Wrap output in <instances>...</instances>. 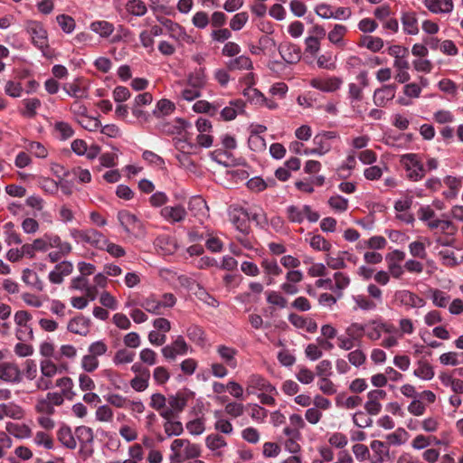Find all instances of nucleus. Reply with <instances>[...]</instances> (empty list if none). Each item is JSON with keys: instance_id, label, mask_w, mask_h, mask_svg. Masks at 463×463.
Masks as SVG:
<instances>
[{"instance_id": "1", "label": "nucleus", "mask_w": 463, "mask_h": 463, "mask_svg": "<svg viewBox=\"0 0 463 463\" xmlns=\"http://www.w3.org/2000/svg\"><path fill=\"white\" fill-rule=\"evenodd\" d=\"M169 460L172 463H183L185 460L197 458L202 454L199 444L193 443L187 439H175L170 445Z\"/></svg>"}, {"instance_id": "2", "label": "nucleus", "mask_w": 463, "mask_h": 463, "mask_svg": "<svg viewBox=\"0 0 463 463\" xmlns=\"http://www.w3.org/2000/svg\"><path fill=\"white\" fill-rule=\"evenodd\" d=\"M400 163L406 172V177L412 182H418L424 178L426 170L420 155L408 153L402 155Z\"/></svg>"}, {"instance_id": "3", "label": "nucleus", "mask_w": 463, "mask_h": 463, "mask_svg": "<svg viewBox=\"0 0 463 463\" xmlns=\"http://www.w3.org/2000/svg\"><path fill=\"white\" fill-rule=\"evenodd\" d=\"M70 235L76 243L88 244L95 249L102 250L106 245V237L99 231L88 229H71Z\"/></svg>"}, {"instance_id": "4", "label": "nucleus", "mask_w": 463, "mask_h": 463, "mask_svg": "<svg viewBox=\"0 0 463 463\" xmlns=\"http://www.w3.org/2000/svg\"><path fill=\"white\" fill-rule=\"evenodd\" d=\"M158 22L167 30L168 35L171 39L177 43L179 47L184 43L194 44V38L188 34L185 28L178 23L168 18H157Z\"/></svg>"}, {"instance_id": "5", "label": "nucleus", "mask_w": 463, "mask_h": 463, "mask_svg": "<svg viewBox=\"0 0 463 463\" xmlns=\"http://www.w3.org/2000/svg\"><path fill=\"white\" fill-rule=\"evenodd\" d=\"M392 302L395 306L406 309L420 308L426 305V300L423 298L408 289L396 290L393 294Z\"/></svg>"}, {"instance_id": "6", "label": "nucleus", "mask_w": 463, "mask_h": 463, "mask_svg": "<svg viewBox=\"0 0 463 463\" xmlns=\"http://www.w3.org/2000/svg\"><path fill=\"white\" fill-rule=\"evenodd\" d=\"M41 376L37 379L35 385L37 389L46 391L52 388V379L58 373L57 365L49 359L40 363Z\"/></svg>"}, {"instance_id": "7", "label": "nucleus", "mask_w": 463, "mask_h": 463, "mask_svg": "<svg viewBox=\"0 0 463 463\" xmlns=\"http://www.w3.org/2000/svg\"><path fill=\"white\" fill-rule=\"evenodd\" d=\"M288 219L294 223H301L307 218L310 222H316L319 219L318 213L313 211L309 205L302 207L289 205L286 210Z\"/></svg>"}, {"instance_id": "8", "label": "nucleus", "mask_w": 463, "mask_h": 463, "mask_svg": "<svg viewBox=\"0 0 463 463\" xmlns=\"http://www.w3.org/2000/svg\"><path fill=\"white\" fill-rule=\"evenodd\" d=\"M26 30L31 35L33 45L45 54V49L48 48V37L47 32L43 24L35 21H31L27 24Z\"/></svg>"}, {"instance_id": "9", "label": "nucleus", "mask_w": 463, "mask_h": 463, "mask_svg": "<svg viewBox=\"0 0 463 463\" xmlns=\"http://www.w3.org/2000/svg\"><path fill=\"white\" fill-rule=\"evenodd\" d=\"M246 391L249 394H254L256 391L278 394L276 387L260 374H251L248 377Z\"/></svg>"}, {"instance_id": "10", "label": "nucleus", "mask_w": 463, "mask_h": 463, "mask_svg": "<svg viewBox=\"0 0 463 463\" xmlns=\"http://www.w3.org/2000/svg\"><path fill=\"white\" fill-rule=\"evenodd\" d=\"M387 392L382 389L371 390L367 393V401L364 403L365 411L372 416L378 415L382 411V401L385 400Z\"/></svg>"}, {"instance_id": "11", "label": "nucleus", "mask_w": 463, "mask_h": 463, "mask_svg": "<svg viewBox=\"0 0 463 463\" xmlns=\"http://www.w3.org/2000/svg\"><path fill=\"white\" fill-rule=\"evenodd\" d=\"M189 346L182 335H179L170 345L161 349L162 355L166 360H175L178 355H185L188 353Z\"/></svg>"}, {"instance_id": "12", "label": "nucleus", "mask_w": 463, "mask_h": 463, "mask_svg": "<svg viewBox=\"0 0 463 463\" xmlns=\"http://www.w3.org/2000/svg\"><path fill=\"white\" fill-rule=\"evenodd\" d=\"M23 379L19 366L13 362L0 363V380L9 383H18Z\"/></svg>"}, {"instance_id": "13", "label": "nucleus", "mask_w": 463, "mask_h": 463, "mask_svg": "<svg viewBox=\"0 0 463 463\" xmlns=\"http://www.w3.org/2000/svg\"><path fill=\"white\" fill-rule=\"evenodd\" d=\"M282 60L288 64H297L301 60V49L298 44L283 42L278 46Z\"/></svg>"}, {"instance_id": "14", "label": "nucleus", "mask_w": 463, "mask_h": 463, "mask_svg": "<svg viewBox=\"0 0 463 463\" xmlns=\"http://www.w3.org/2000/svg\"><path fill=\"white\" fill-rule=\"evenodd\" d=\"M91 320L81 314L71 318L67 324V330L74 335L87 336L90 332Z\"/></svg>"}, {"instance_id": "15", "label": "nucleus", "mask_w": 463, "mask_h": 463, "mask_svg": "<svg viewBox=\"0 0 463 463\" xmlns=\"http://www.w3.org/2000/svg\"><path fill=\"white\" fill-rule=\"evenodd\" d=\"M160 215L165 221L174 224L183 222L186 218L187 212L181 204L167 205L160 210Z\"/></svg>"}, {"instance_id": "16", "label": "nucleus", "mask_w": 463, "mask_h": 463, "mask_svg": "<svg viewBox=\"0 0 463 463\" xmlns=\"http://www.w3.org/2000/svg\"><path fill=\"white\" fill-rule=\"evenodd\" d=\"M231 222L242 233L249 231L250 213L247 210L239 207L231 208L229 212Z\"/></svg>"}, {"instance_id": "17", "label": "nucleus", "mask_w": 463, "mask_h": 463, "mask_svg": "<svg viewBox=\"0 0 463 463\" xmlns=\"http://www.w3.org/2000/svg\"><path fill=\"white\" fill-rule=\"evenodd\" d=\"M395 84H386L373 92V100L375 106L384 107L389 101L394 99L396 93Z\"/></svg>"}, {"instance_id": "18", "label": "nucleus", "mask_w": 463, "mask_h": 463, "mask_svg": "<svg viewBox=\"0 0 463 463\" xmlns=\"http://www.w3.org/2000/svg\"><path fill=\"white\" fill-rule=\"evenodd\" d=\"M342 83L343 80L335 76L326 79L314 78L309 82L311 87L324 92H334L341 87Z\"/></svg>"}, {"instance_id": "19", "label": "nucleus", "mask_w": 463, "mask_h": 463, "mask_svg": "<svg viewBox=\"0 0 463 463\" xmlns=\"http://www.w3.org/2000/svg\"><path fill=\"white\" fill-rule=\"evenodd\" d=\"M118 220L123 227L124 231L128 233H132L139 231L142 228L141 222L137 217L128 211L123 210L118 212Z\"/></svg>"}, {"instance_id": "20", "label": "nucleus", "mask_w": 463, "mask_h": 463, "mask_svg": "<svg viewBox=\"0 0 463 463\" xmlns=\"http://www.w3.org/2000/svg\"><path fill=\"white\" fill-rule=\"evenodd\" d=\"M413 375L422 381H430L435 375L434 368L428 360L421 358L415 363Z\"/></svg>"}, {"instance_id": "21", "label": "nucleus", "mask_w": 463, "mask_h": 463, "mask_svg": "<svg viewBox=\"0 0 463 463\" xmlns=\"http://www.w3.org/2000/svg\"><path fill=\"white\" fill-rule=\"evenodd\" d=\"M216 352L225 365L232 369H235L238 366L236 359L238 351L235 348L220 345L216 347Z\"/></svg>"}, {"instance_id": "22", "label": "nucleus", "mask_w": 463, "mask_h": 463, "mask_svg": "<svg viewBox=\"0 0 463 463\" xmlns=\"http://www.w3.org/2000/svg\"><path fill=\"white\" fill-rule=\"evenodd\" d=\"M5 417L14 420H21L24 417V411L20 405L14 402L0 403V420H4Z\"/></svg>"}, {"instance_id": "23", "label": "nucleus", "mask_w": 463, "mask_h": 463, "mask_svg": "<svg viewBox=\"0 0 463 463\" xmlns=\"http://www.w3.org/2000/svg\"><path fill=\"white\" fill-rule=\"evenodd\" d=\"M436 236L438 235H456L458 233V226L449 219H440L430 228Z\"/></svg>"}, {"instance_id": "24", "label": "nucleus", "mask_w": 463, "mask_h": 463, "mask_svg": "<svg viewBox=\"0 0 463 463\" xmlns=\"http://www.w3.org/2000/svg\"><path fill=\"white\" fill-rule=\"evenodd\" d=\"M261 268L266 274V284L271 285L274 283L273 277L279 276L282 273L281 268L279 266L276 260L265 259L261 261Z\"/></svg>"}, {"instance_id": "25", "label": "nucleus", "mask_w": 463, "mask_h": 463, "mask_svg": "<svg viewBox=\"0 0 463 463\" xmlns=\"http://www.w3.org/2000/svg\"><path fill=\"white\" fill-rule=\"evenodd\" d=\"M417 215L420 221L425 223L430 230L434 223L438 222L440 218L438 217L436 212L430 205H422L419 208Z\"/></svg>"}, {"instance_id": "26", "label": "nucleus", "mask_w": 463, "mask_h": 463, "mask_svg": "<svg viewBox=\"0 0 463 463\" xmlns=\"http://www.w3.org/2000/svg\"><path fill=\"white\" fill-rule=\"evenodd\" d=\"M57 439L69 449H74L77 447V439L74 437L71 429L66 425L60 427L57 431Z\"/></svg>"}, {"instance_id": "27", "label": "nucleus", "mask_w": 463, "mask_h": 463, "mask_svg": "<svg viewBox=\"0 0 463 463\" xmlns=\"http://www.w3.org/2000/svg\"><path fill=\"white\" fill-rule=\"evenodd\" d=\"M205 446L209 450L213 452L215 456H221L222 453L220 449L225 448L227 442L222 435L212 433L205 438Z\"/></svg>"}, {"instance_id": "28", "label": "nucleus", "mask_w": 463, "mask_h": 463, "mask_svg": "<svg viewBox=\"0 0 463 463\" xmlns=\"http://www.w3.org/2000/svg\"><path fill=\"white\" fill-rule=\"evenodd\" d=\"M140 307L146 312L159 316L165 313L164 307L161 306V302L155 295H151L142 300Z\"/></svg>"}, {"instance_id": "29", "label": "nucleus", "mask_w": 463, "mask_h": 463, "mask_svg": "<svg viewBox=\"0 0 463 463\" xmlns=\"http://www.w3.org/2000/svg\"><path fill=\"white\" fill-rule=\"evenodd\" d=\"M22 280L27 286L38 291L43 290V282L40 279L38 274L31 269L27 268L23 270Z\"/></svg>"}, {"instance_id": "30", "label": "nucleus", "mask_w": 463, "mask_h": 463, "mask_svg": "<svg viewBox=\"0 0 463 463\" xmlns=\"http://www.w3.org/2000/svg\"><path fill=\"white\" fill-rule=\"evenodd\" d=\"M429 296L432 304L439 308L447 307L450 301V296L439 288H430L429 290Z\"/></svg>"}, {"instance_id": "31", "label": "nucleus", "mask_w": 463, "mask_h": 463, "mask_svg": "<svg viewBox=\"0 0 463 463\" xmlns=\"http://www.w3.org/2000/svg\"><path fill=\"white\" fill-rule=\"evenodd\" d=\"M427 8L435 14L450 13L453 9L452 0H426Z\"/></svg>"}, {"instance_id": "32", "label": "nucleus", "mask_w": 463, "mask_h": 463, "mask_svg": "<svg viewBox=\"0 0 463 463\" xmlns=\"http://www.w3.org/2000/svg\"><path fill=\"white\" fill-rule=\"evenodd\" d=\"M90 28L102 38H108L115 30L113 24L104 20L92 22Z\"/></svg>"}, {"instance_id": "33", "label": "nucleus", "mask_w": 463, "mask_h": 463, "mask_svg": "<svg viewBox=\"0 0 463 463\" xmlns=\"http://www.w3.org/2000/svg\"><path fill=\"white\" fill-rule=\"evenodd\" d=\"M44 236L47 240V243L50 249L55 248L60 250L61 253H70L71 251V245L67 241H62L59 235L53 233H45Z\"/></svg>"}, {"instance_id": "34", "label": "nucleus", "mask_w": 463, "mask_h": 463, "mask_svg": "<svg viewBox=\"0 0 463 463\" xmlns=\"http://www.w3.org/2000/svg\"><path fill=\"white\" fill-rule=\"evenodd\" d=\"M444 183L449 190L443 192V195L447 199H455L458 196L461 187V181L455 176L448 175L444 178Z\"/></svg>"}, {"instance_id": "35", "label": "nucleus", "mask_w": 463, "mask_h": 463, "mask_svg": "<svg viewBox=\"0 0 463 463\" xmlns=\"http://www.w3.org/2000/svg\"><path fill=\"white\" fill-rule=\"evenodd\" d=\"M227 69L230 71L251 70L253 68L252 61L250 57L241 55L230 60L227 63Z\"/></svg>"}, {"instance_id": "36", "label": "nucleus", "mask_w": 463, "mask_h": 463, "mask_svg": "<svg viewBox=\"0 0 463 463\" xmlns=\"http://www.w3.org/2000/svg\"><path fill=\"white\" fill-rule=\"evenodd\" d=\"M347 33V29L343 24H335L334 28L328 33L327 38L331 43L338 47H344L343 38Z\"/></svg>"}, {"instance_id": "37", "label": "nucleus", "mask_w": 463, "mask_h": 463, "mask_svg": "<svg viewBox=\"0 0 463 463\" xmlns=\"http://www.w3.org/2000/svg\"><path fill=\"white\" fill-rule=\"evenodd\" d=\"M6 431L18 439H27L31 436V429L25 424L6 423Z\"/></svg>"}, {"instance_id": "38", "label": "nucleus", "mask_w": 463, "mask_h": 463, "mask_svg": "<svg viewBox=\"0 0 463 463\" xmlns=\"http://www.w3.org/2000/svg\"><path fill=\"white\" fill-rule=\"evenodd\" d=\"M402 24L406 33L415 35L419 33L418 21L413 13H405L402 17Z\"/></svg>"}, {"instance_id": "39", "label": "nucleus", "mask_w": 463, "mask_h": 463, "mask_svg": "<svg viewBox=\"0 0 463 463\" xmlns=\"http://www.w3.org/2000/svg\"><path fill=\"white\" fill-rule=\"evenodd\" d=\"M244 103L242 100L237 99L230 102V106L222 109L221 111L222 118L224 120H232L236 118L239 111L242 110Z\"/></svg>"}, {"instance_id": "40", "label": "nucleus", "mask_w": 463, "mask_h": 463, "mask_svg": "<svg viewBox=\"0 0 463 463\" xmlns=\"http://www.w3.org/2000/svg\"><path fill=\"white\" fill-rule=\"evenodd\" d=\"M76 439L81 447L91 444L94 440V433L91 428L87 426H79L75 429Z\"/></svg>"}, {"instance_id": "41", "label": "nucleus", "mask_w": 463, "mask_h": 463, "mask_svg": "<svg viewBox=\"0 0 463 463\" xmlns=\"http://www.w3.org/2000/svg\"><path fill=\"white\" fill-rule=\"evenodd\" d=\"M205 83L206 77L203 69H199L190 73L187 77V85L199 90L204 87Z\"/></svg>"}, {"instance_id": "42", "label": "nucleus", "mask_w": 463, "mask_h": 463, "mask_svg": "<svg viewBox=\"0 0 463 463\" xmlns=\"http://www.w3.org/2000/svg\"><path fill=\"white\" fill-rule=\"evenodd\" d=\"M439 363L443 365L457 366L463 364V353L448 352L439 355Z\"/></svg>"}, {"instance_id": "43", "label": "nucleus", "mask_w": 463, "mask_h": 463, "mask_svg": "<svg viewBox=\"0 0 463 463\" xmlns=\"http://www.w3.org/2000/svg\"><path fill=\"white\" fill-rule=\"evenodd\" d=\"M214 417L216 421L214 423V430L220 433L231 435L233 432V427L230 420L221 417V411H215Z\"/></svg>"}, {"instance_id": "44", "label": "nucleus", "mask_w": 463, "mask_h": 463, "mask_svg": "<svg viewBox=\"0 0 463 463\" xmlns=\"http://www.w3.org/2000/svg\"><path fill=\"white\" fill-rule=\"evenodd\" d=\"M175 109V104L166 99H160L153 110V115L156 118L171 114Z\"/></svg>"}, {"instance_id": "45", "label": "nucleus", "mask_w": 463, "mask_h": 463, "mask_svg": "<svg viewBox=\"0 0 463 463\" xmlns=\"http://www.w3.org/2000/svg\"><path fill=\"white\" fill-rule=\"evenodd\" d=\"M126 10L132 15L143 16L147 12V7L142 0H129L126 5Z\"/></svg>"}, {"instance_id": "46", "label": "nucleus", "mask_w": 463, "mask_h": 463, "mask_svg": "<svg viewBox=\"0 0 463 463\" xmlns=\"http://www.w3.org/2000/svg\"><path fill=\"white\" fill-rule=\"evenodd\" d=\"M57 387L61 389V393L69 400H71L75 396L73 392V382L71 378L68 376L61 377L56 381Z\"/></svg>"}, {"instance_id": "47", "label": "nucleus", "mask_w": 463, "mask_h": 463, "mask_svg": "<svg viewBox=\"0 0 463 463\" xmlns=\"http://www.w3.org/2000/svg\"><path fill=\"white\" fill-rule=\"evenodd\" d=\"M4 232L5 235V242L7 245L21 244L22 239L14 230V224L12 222H6L4 225Z\"/></svg>"}, {"instance_id": "48", "label": "nucleus", "mask_w": 463, "mask_h": 463, "mask_svg": "<svg viewBox=\"0 0 463 463\" xmlns=\"http://www.w3.org/2000/svg\"><path fill=\"white\" fill-rule=\"evenodd\" d=\"M24 109L22 114L26 118H33L36 115L37 109L41 107V100L37 98L25 99L23 100Z\"/></svg>"}, {"instance_id": "49", "label": "nucleus", "mask_w": 463, "mask_h": 463, "mask_svg": "<svg viewBox=\"0 0 463 463\" xmlns=\"http://www.w3.org/2000/svg\"><path fill=\"white\" fill-rule=\"evenodd\" d=\"M313 144L315 146L314 147L317 150V156H325L332 148L330 142H327L326 138L323 137V136H321L319 133L314 137Z\"/></svg>"}, {"instance_id": "50", "label": "nucleus", "mask_w": 463, "mask_h": 463, "mask_svg": "<svg viewBox=\"0 0 463 463\" xmlns=\"http://www.w3.org/2000/svg\"><path fill=\"white\" fill-rule=\"evenodd\" d=\"M353 300L355 303V308H360L364 311L373 310L377 307L376 302L364 295L353 296Z\"/></svg>"}, {"instance_id": "51", "label": "nucleus", "mask_w": 463, "mask_h": 463, "mask_svg": "<svg viewBox=\"0 0 463 463\" xmlns=\"http://www.w3.org/2000/svg\"><path fill=\"white\" fill-rule=\"evenodd\" d=\"M361 45L373 52H376L383 47V40L375 36H364L362 38Z\"/></svg>"}, {"instance_id": "52", "label": "nucleus", "mask_w": 463, "mask_h": 463, "mask_svg": "<svg viewBox=\"0 0 463 463\" xmlns=\"http://www.w3.org/2000/svg\"><path fill=\"white\" fill-rule=\"evenodd\" d=\"M188 338L196 345H203L205 342L204 332L202 327L193 325L187 328Z\"/></svg>"}, {"instance_id": "53", "label": "nucleus", "mask_w": 463, "mask_h": 463, "mask_svg": "<svg viewBox=\"0 0 463 463\" xmlns=\"http://www.w3.org/2000/svg\"><path fill=\"white\" fill-rule=\"evenodd\" d=\"M135 358V353L122 348L116 352L113 357V363L116 365L130 364Z\"/></svg>"}, {"instance_id": "54", "label": "nucleus", "mask_w": 463, "mask_h": 463, "mask_svg": "<svg viewBox=\"0 0 463 463\" xmlns=\"http://www.w3.org/2000/svg\"><path fill=\"white\" fill-rule=\"evenodd\" d=\"M54 129L58 137L61 140H66L71 137L74 134L71 126L64 121L56 122L54 125Z\"/></svg>"}, {"instance_id": "55", "label": "nucleus", "mask_w": 463, "mask_h": 463, "mask_svg": "<svg viewBox=\"0 0 463 463\" xmlns=\"http://www.w3.org/2000/svg\"><path fill=\"white\" fill-rule=\"evenodd\" d=\"M382 329L380 327V323L377 321H372L368 324H365L364 335L366 337L372 341L379 340L382 336Z\"/></svg>"}, {"instance_id": "56", "label": "nucleus", "mask_w": 463, "mask_h": 463, "mask_svg": "<svg viewBox=\"0 0 463 463\" xmlns=\"http://www.w3.org/2000/svg\"><path fill=\"white\" fill-rule=\"evenodd\" d=\"M149 372L146 370L141 376H136L130 381V386L137 392H143L148 387Z\"/></svg>"}, {"instance_id": "57", "label": "nucleus", "mask_w": 463, "mask_h": 463, "mask_svg": "<svg viewBox=\"0 0 463 463\" xmlns=\"http://www.w3.org/2000/svg\"><path fill=\"white\" fill-rule=\"evenodd\" d=\"M164 430L167 437L180 436L184 432L183 424L177 420H165Z\"/></svg>"}, {"instance_id": "58", "label": "nucleus", "mask_w": 463, "mask_h": 463, "mask_svg": "<svg viewBox=\"0 0 463 463\" xmlns=\"http://www.w3.org/2000/svg\"><path fill=\"white\" fill-rule=\"evenodd\" d=\"M309 244L317 250L328 251L331 249V243L319 234L313 235L310 238Z\"/></svg>"}, {"instance_id": "59", "label": "nucleus", "mask_w": 463, "mask_h": 463, "mask_svg": "<svg viewBox=\"0 0 463 463\" xmlns=\"http://www.w3.org/2000/svg\"><path fill=\"white\" fill-rule=\"evenodd\" d=\"M443 265L447 267H455L458 264V259L453 250L445 249L438 252Z\"/></svg>"}, {"instance_id": "60", "label": "nucleus", "mask_w": 463, "mask_h": 463, "mask_svg": "<svg viewBox=\"0 0 463 463\" xmlns=\"http://www.w3.org/2000/svg\"><path fill=\"white\" fill-rule=\"evenodd\" d=\"M142 158L153 166H156L160 169L165 167V160L163 157L154 153L153 151L145 150L142 154Z\"/></svg>"}, {"instance_id": "61", "label": "nucleus", "mask_w": 463, "mask_h": 463, "mask_svg": "<svg viewBox=\"0 0 463 463\" xmlns=\"http://www.w3.org/2000/svg\"><path fill=\"white\" fill-rule=\"evenodd\" d=\"M320 50V40L317 37L307 36L305 39V52L317 57Z\"/></svg>"}, {"instance_id": "62", "label": "nucleus", "mask_w": 463, "mask_h": 463, "mask_svg": "<svg viewBox=\"0 0 463 463\" xmlns=\"http://www.w3.org/2000/svg\"><path fill=\"white\" fill-rule=\"evenodd\" d=\"M99 365V362L93 354H85L81 358L80 366L87 373L94 372Z\"/></svg>"}, {"instance_id": "63", "label": "nucleus", "mask_w": 463, "mask_h": 463, "mask_svg": "<svg viewBox=\"0 0 463 463\" xmlns=\"http://www.w3.org/2000/svg\"><path fill=\"white\" fill-rule=\"evenodd\" d=\"M329 206L336 212H345L348 208V200L341 195H333L328 199Z\"/></svg>"}, {"instance_id": "64", "label": "nucleus", "mask_w": 463, "mask_h": 463, "mask_svg": "<svg viewBox=\"0 0 463 463\" xmlns=\"http://www.w3.org/2000/svg\"><path fill=\"white\" fill-rule=\"evenodd\" d=\"M192 24L195 28L205 29L210 24V18L206 12L198 11L192 17Z\"/></svg>"}]
</instances>
